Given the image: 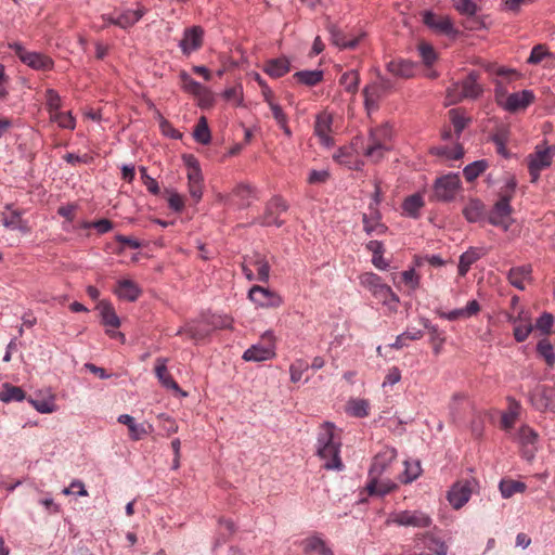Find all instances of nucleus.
<instances>
[{"mask_svg": "<svg viewBox=\"0 0 555 555\" xmlns=\"http://www.w3.org/2000/svg\"><path fill=\"white\" fill-rule=\"evenodd\" d=\"M397 457L393 448L384 447L374 457L369 470L366 490L371 495H385L396 488V483L389 478H383L388 473L390 465Z\"/></svg>", "mask_w": 555, "mask_h": 555, "instance_id": "1", "label": "nucleus"}, {"mask_svg": "<svg viewBox=\"0 0 555 555\" xmlns=\"http://www.w3.org/2000/svg\"><path fill=\"white\" fill-rule=\"evenodd\" d=\"M340 438L336 435L333 423L322 425L317 439V455L323 461L322 467L326 470L341 472L344 463L340 459Z\"/></svg>", "mask_w": 555, "mask_h": 555, "instance_id": "2", "label": "nucleus"}, {"mask_svg": "<svg viewBox=\"0 0 555 555\" xmlns=\"http://www.w3.org/2000/svg\"><path fill=\"white\" fill-rule=\"evenodd\" d=\"M516 185L515 178H508L496 191L493 208L490 214H488V222L501 227L505 231L508 230L511 223H513L511 199H513L516 194Z\"/></svg>", "mask_w": 555, "mask_h": 555, "instance_id": "3", "label": "nucleus"}, {"mask_svg": "<svg viewBox=\"0 0 555 555\" xmlns=\"http://www.w3.org/2000/svg\"><path fill=\"white\" fill-rule=\"evenodd\" d=\"M360 283L371 292L375 299L388 307L389 310H397L399 297L392 292L390 286L383 283L380 276L373 272H366L360 276Z\"/></svg>", "mask_w": 555, "mask_h": 555, "instance_id": "4", "label": "nucleus"}, {"mask_svg": "<svg viewBox=\"0 0 555 555\" xmlns=\"http://www.w3.org/2000/svg\"><path fill=\"white\" fill-rule=\"evenodd\" d=\"M555 157V145L547 142L539 143L533 152L526 156V163L531 177V182H538L542 170L552 166Z\"/></svg>", "mask_w": 555, "mask_h": 555, "instance_id": "5", "label": "nucleus"}, {"mask_svg": "<svg viewBox=\"0 0 555 555\" xmlns=\"http://www.w3.org/2000/svg\"><path fill=\"white\" fill-rule=\"evenodd\" d=\"M482 92V88L477 83V76L470 73L460 82L452 83L446 93L444 105L451 106L464 99H474Z\"/></svg>", "mask_w": 555, "mask_h": 555, "instance_id": "6", "label": "nucleus"}, {"mask_svg": "<svg viewBox=\"0 0 555 555\" xmlns=\"http://www.w3.org/2000/svg\"><path fill=\"white\" fill-rule=\"evenodd\" d=\"M393 89V82L378 74L376 80L363 89L364 105L367 112L377 109L379 101L392 92Z\"/></svg>", "mask_w": 555, "mask_h": 555, "instance_id": "7", "label": "nucleus"}, {"mask_svg": "<svg viewBox=\"0 0 555 555\" xmlns=\"http://www.w3.org/2000/svg\"><path fill=\"white\" fill-rule=\"evenodd\" d=\"M275 357V336L273 332L267 331L261 336V343L251 345L243 353V360L247 362H261Z\"/></svg>", "mask_w": 555, "mask_h": 555, "instance_id": "8", "label": "nucleus"}, {"mask_svg": "<svg viewBox=\"0 0 555 555\" xmlns=\"http://www.w3.org/2000/svg\"><path fill=\"white\" fill-rule=\"evenodd\" d=\"M535 95L532 90H520L505 96L502 89H499V106L508 113H519L527 109L533 103Z\"/></svg>", "mask_w": 555, "mask_h": 555, "instance_id": "9", "label": "nucleus"}, {"mask_svg": "<svg viewBox=\"0 0 555 555\" xmlns=\"http://www.w3.org/2000/svg\"><path fill=\"white\" fill-rule=\"evenodd\" d=\"M488 75H493L494 83V100L499 105V89L503 91L504 95H509L508 86L514 80L519 79L521 76L515 68H507L503 66H496V64L488 63Z\"/></svg>", "mask_w": 555, "mask_h": 555, "instance_id": "10", "label": "nucleus"}, {"mask_svg": "<svg viewBox=\"0 0 555 555\" xmlns=\"http://www.w3.org/2000/svg\"><path fill=\"white\" fill-rule=\"evenodd\" d=\"M478 489V482L474 478L456 481L448 491V501L455 509L463 507L473 492Z\"/></svg>", "mask_w": 555, "mask_h": 555, "instance_id": "11", "label": "nucleus"}, {"mask_svg": "<svg viewBox=\"0 0 555 555\" xmlns=\"http://www.w3.org/2000/svg\"><path fill=\"white\" fill-rule=\"evenodd\" d=\"M461 189L459 173H449L438 178L434 184V196L439 202H451Z\"/></svg>", "mask_w": 555, "mask_h": 555, "instance_id": "12", "label": "nucleus"}, {"mask_svg": "<svg viewBox=\"0 0 555 555\" xmlns=\"http://www.w3.org/2000/svg\"><path fill=\"white\" fill-rule=\"evenodd\" d=\"M388 522L403 527L428 528L433 520L421 511H401L389 516Z\"/></svg>", "mask_w": 555, "mask_h": 555, "instance_id": "13", "label": "nucleus"}, {"mask_svg": "<svg viewBox=\"0 0 555 555\" xmlns=\"http://www.w3.org/2000/svg\"><path fill=\"white\" fill-rule=\"evenodd\" d=\"M538 439L539 434L532 427L522 425L518 429L516 440L520 444L522 457H526L527 461L534 459L538 451Z\"/></svg>", "mask_w": 555, "mask_h": 555, "instance_id": "14", "label": "nucleus"}, {"mask_svg": "<svg viewBox=\"0 0 555 555\" xmlns=\"http://www.w3.org/2000/svg\"><path fill=\"white\" fill-rule=\"evenodd\" d=\"M248 299L261 308H278L283 304L278 293L259 285H254L249 289Z\"/></svg>", "mask_w": 555, "mask_h": 555, "instance_id": "15", "label": "nucleus"}, {"mask_svg": "<svg viewBox=\"0 0 555 555\" xmlns=\"http://www.w3.org/2000/svg\"><path fill=\"white\" fill-rule=\"evenodd\" d=\"M423 23L437 34L454 37L457 31L448 15H437L431 11L423 13Z\"/></svg>", "mask_w": 555, "mask_h": 555, "instance_id": "16", "label": "nucleus"}, {"mask_svg": "<svg viewBox=\"0 0 555 555\" xmlns=\"http://www.w3.org/2000/svg\"><path fill=\"white\" fill-rule=\"evenodd\" d=\"M204 30L201 26L185 28L179 47L184 55H190L203 46Z\"/></svg>", "mask_w": 555, "mask_h": 555, "instance_id": "17", "label": "nucleus"}, {"mask_svg": "<svg viewBox=\"0 0 555 555\" xmlns=\"http://www.w3.org/2000/svg\"><path fill=\"white\" fill-rule=\"evenodd\" d=\"M371 215L363 214L362 216V222H363V230L367 235H383L387 232L388 228L380 222V212L377 208H373L372 205H370Z\"/></svg>", "mask_w": 555, "mask_h": 555, "instance_id": "18", "label": "nucleus"}, {"mask_svg": "<svg viewBox=\"0 0 555 555\" xmlns=\"http://www.w3.org/2000/svg\"><path fill=\"white\" fill-rule=\"evenodd\" d=\"M332 130V117L330 115L323 114L319 115L314 125V133L319 138L320 143L326 147H331L334 145V141L330 135Z\"/></svg>", "mask_w": 555, "mask_h": 555, "instance_id": "19", "label": "nucleus"}, {"mask_svg": "<svg viewBox=\"0 0 555 555\" xmlns=\"http://www.w3.org/2000/svg\"><path fill=\"white\" fill-rule=\"evenodd\" d=\"M22 62L36 70H51L53 68V60L39 52H28L22 57Z\"/></svg>", "mask_w": 555, "mask_h": 555, "instance_id": "20", "label": "nucleus"}, {"mask_svg": "<svg viewBox=\"0 0 555 555\" xmlns=\"http://www.w3.org/2000/svg\"><path fill=\"white\" fill-rule=\"evenodd\" d=\"M117 421L120 424H124V425H126L128 427L129 436L134 441L144 438L153 429V427L151 425H149V429H147V428H145V426L143 424L135 423L134 418L131 415H129V414H121V415H119Z\"/></svg>", "mask_w": 555, "mask_h": 555, "instance_id": "21", "label": "nucleus"}, {"mask_svg": "<svg viewBox=\"0 0 555 555\" xmlns=\"http://www.w3.org/2000/svg\"><path fill=\"white\" fill-rule=\"evenodd\" d=\"M480 310V306L477 300H470L467 302L466 307L454 309L449 312L439 311L438 314L440 318L447 319L449 321H455L459 319H468L475 315Z\"/></svg>", "mask_w": 555, "mask_h": 555, "instance_id": "22", "label": "nucleus"}, {"mask_svg": "<svg viewBox=\"0 0 555 555\" xmlns=\"http://www.w3.org/2000/svg\"><path fill=\"white\" fill-rule=\"evenodd\" d=\"M509 320L515 324L514 326V337L518 341H524L530 336L533 331V325L531 324L529 318H522V312H519L517 318L512 313L509 315Z\"/></svg>", "mask_w": 555, "mask_h": 555, "instance_id": "23", "label": "nucleus"}, {"mask_svg": "<svg viewBox=\"0 0 555 555\" xmlns=\"http://www.w3.org/2000/svg\"><path fill=\"white\" fill-rule=\"evenodd\" d=\"M327 30L331 35L332 43L340 49H354L359 43V37L346 39L345 35L335 24H330Z\"/></svg>", "mask_w": 555, "mask_h": 555, "instance_id": "24", "label": "nucleus"}, {"mask_svg": "<svg viewBox=\"0 0 555 555\" xmlns=\"http://www.w3.org/2000/svg\"><path fill=\"white\" fill-rule=\"evenodd\" d=\"M115 293L120 299L135 301L141 295V289L133 281L121 280L118 282Z\"/></svg>", "mask_w": 555, "mask_h": 555, "instance_id": "25", "label": "nucleus"}, {"mask_svg": "<svg viewBox=\"0 0 555 555\" xmlns=\"http://www.w3.org/2000/svg\"><path fill=\"white\" fill-rule=\"evenodd\" d=\"M392 128L388 124L372 128L367 141L373 144L391 145Z\"/></svg>", "mask_w": 555, "mask_h": 555, "instance_id": "26", "label": "nucleus"}, {"mask_svg": "<svg viewBox=\"0 0 555 555\" xmlns=\"http://www.w3.org/2000/svg\"><path fill=\"white\" fill-rule=\"evenodd\" d=\"M155 374L164 387L181 391L179 385L171 377L167 370V359L158 358L156 360Z\"/></svg>", "mask_w": 555, "mask_h": 555, "instance_id": "27", "label": "nucleus"}, {"mask_svg": "<svg viewBox=\"0 0 555 555\" xmlns=\"http://www.w3.org/2000/svg\"><path fill=\"white\" fill-rule=\"evenodd\" d=\"M531 267L512 268L508 271L507 279L512 286L518 287L520 291H524V288L526 287V281L531 280Z\"/></svg>", "mask_w": 555, "mask_h": 555, "instance_id": "28", "label": "nucleus"}, {"mask_svg": "<svg viewBox=\"0 0 555 555\" xmlns=\"http://www.w3.org/2000/svg\"><path fill=\"white\" fill-rule=\"evenodd\" d=\"M414 69V63L408 60L391 61L387 64V70L399 78H411Z\"/></svg>", "mask_w": 555, "mask_h": 555, "instance_id": "29", "label": "nucleus"}, {"mask_svg": "<svg viewBox=\"0 0 555 555\" xmlns=\"http://www.w3.org/2000/svg\"><path fill=\"white\" fill-rule=\"evenodd\" d=\"M144 14L145 10L143 8H138L137 10H126L116 17L114 25L124 29L129 28L138 23Z\"/></svg>", "mask_w": 555, "mask_h": 555, "instance_id": "30", "label": "nucleus"}, {"mask_svg": "<svg viewBox=\"0 0 555 555\" xmlns=\"http://www.w3.org/2000/svg\"><path fill=\"white\" fill-rule=\"evenodd\" d=\"M289 69L291 64L286 57L269 60L264 66V72L273 78L283 77L285 74L289 72Z\"/></svg>", "mask_w": 555, "mask_h": 555, "instance_id": "31", "label": "nucleus"}, {"mask_svg": "<svg viewBox=\"0 0 555 555\" xmlns=\"http://www.w3.org/2000/svg\"><path fill=\"white\" fill-rule=\"evenodd\" d=\"M180 79L182 82V89L185 92L198 98H205L209 94L208 90L202 83L194 80L186 72L180 73Z\"/></svg>", "mask_w": 555, "mask_h": 555, "instance_id": "32", "label": "nucleus"}, {"mask_svg": "<svg viewBox=\"0 0 555 555\" xmlns=\"http://www.w3.org/2000/svg\"><path fill=\"white\" fill-rule=\"evenodd\" d=\"M102 323L107 327L117 328L120 326V320L113 306L107 301H101L98 306Z\"/></svg>", "mask_w": 555, "mask_h": 555, "instance_id": "33", "label": "nucleus"}, {"mask_svg": "<svg viewBox=\"0 0 555 555\" xmlns=\"http://www.w3.org/2000/svg\"><path fill=\"white\" fill-rule=\"evenodd\" d=\"M305 553H318L319 555H334L325 541L318 535L309 537L304 542Z\"/></svg>", "mask_w": 555, "mask_h": 555, "instance_id": "34", "label": "nucleus"}, {"mask_svg": "<svg viewBox=\"0 0 555 555\" xmlns=\"http://www.w3.org/2000/svg\"><path fill=\"white\" fill-rule=\"evenodd\" d=\"M25 399V391L18 387L13 386L9 383H4L2 385V389L0 391V401L2 402H21Z\"/></svg>", "mask_w": 555, "mask_h": 555, "instance_id": "35", "label": "nucleus"}, {"mask_svg": "<svg viewBox=\"0 0 555 555\" xmlns=\"http://www.w3.org/2000/svg\"><path fill=\"white\" fill-rule=\"evenodd\" d=\"M463 214L469 222L482 220L485 215V205L479 199H470L464 207Z\"/></svg>", "mask_w": 555, "mask_h": 555, "instance_id": "36", "label": "nucleus"}, {"mask_svg": "<svg viewBox=\"0 0 555 555\" xmlns=\"http://www.w3.org/2000/svg\"><path fill=\"white\" fill-rule=\"evenodd\" d=\"M520 404L519 402H516V400H511L508 410L503 412L501 416V427L504 428V430H509L519 417L520 412Z\"/></svg>", "mask_w": 555, "mask_h": 555, "instance_id": "37", "label": "nucleus"}, {"mask_svg": "<svg viewBox=\"0 0 555 555\" xmlns=\"http://www.w3.org/2000/svg\"><path fill=\"white\" fill-rule=\"evenodd\" d=\"M501 495L504 499L512 498L516 492H524L527 489V483L521 481H514V479H501L499 482Z\"/></svg>", "mask_w": 555, "mask_h": 555, "instance_id": "38", "label": "nucleus"}, {"mask_svg": "<svg viewBox=\"0 0 555 555\" xmlns=\"http://www.w3.org/2000/svg\"><path fill=\"white\" fill-rule=\"evenodd\" d=\"M424 206V199L420 194H413L408 196L403 204L402 209L404 214L411 218H417L420 216V210Z\"/></svg>", "mask_w": 555, "mask_h": 555, "instance_id": "39", "label": "nucleus"}, {"mask_svg": "<svg viewBox=\"0 0 555 555\" xmlns=\"http://www.w3.org/2000/svg\"><path fill=\"white\" fill-rule=\"evenodd\" d=\"M508 137L509 130L507 127L499 128L491 137V140L494 142L496 146V152L504 158H508V156H511V152L507 151L505 146L506 141H508Z\"/></svg>", "mask_w": 555, "mask_h": 555, "instance_id": "40", "label": "nucleus"}, {"mask_svg": "<svg viewBox=\"0 0 555 555\" xmlns=\"http://www.w3.org/2000/svg\"><path fill=\"white\" fill-rule=\"evenodd\" d=\"M233 194L241 201V207H248L256 198L255 189L246 183H240L234 190Z\"/></svg>", "mask_w": 555, "mask_h": 555, "instance_id": "41", "label": "nucleus"}, {"mask_svg": "<svg viewBox=\"0 0 555 555\" xmlns=\"http://www.w3.org/2000/svg\"><path fill=\"white\" fill-rule=\"evenodd\" d=\"M250 264L254 266L257 270L256 279L259 282L267 283L270 279V264L266 258L259 254H256L255 257L250 260Z\"/></svg>", "mask_w": 555, "mask_h": 555, "instance_id": "42", "label": "nucleus"}, {"mask_svg": "<svg viewBox=\"0 0 555 555\" xmlns=\"http://www.w3.org/2000/svg\"><path fill=\"white\" fill-rule=\"evenodd\" d=\"M481 256V250L480 249H477V248H472L467 251H465L461 257H460V263H459V274L461 276H464L470 266L477 260L479 259Z\"/></svg>", "mask_w": 555, "mask_h": 555, "instance_id": "43", "label": "nucleus"}, {"mask_svg": "<svg viewBox=\"0 0 555 555\" xmlns=\"http://www.w3.org/2000/svg\"><path fill=\"white\" fill-rule=\"evenodd\" d=\"M294 78L306 86L312 87L323 79L322 70H300L294 74Z\"/></svg>", "mask_w": 555, "mask_h": 555, "instance_id": "44", "label": "nucleus"}, {"mask_svg": "<svg viewBox=\"0 0 555 555\" xmlns=\"http://www.w3.org/2000/svg\"><path fill=\"white\" fill-rule=\"evenodd\" d=\"M391 150V145L373 144L367 141V146L364 150V156L370 158L373 163H379Z\"/></svg>", "mask_w": 555, "mask_h": 555, "instance_id": "45", "label": "nucleus"}, {"mask_svg": "<svg viewBox=\"0 0 555 555\" xmlns=\"http://www.w3.org/2000/svg\"><path fill=\"white\" fill-rule=\"evenodd\" d=\"M193 137L196 142L202 144H208L211 140L210 130L207 124V119L202 116L193 131Z\"/></svg>", "mask_w": 555, "mask_h": 555, "instance_id": "46", "label": "nucleus"}, {"mask_svg": "<svg viewBox=\"0 0 555 555\" xmlns=\"http://www.w3.org/2000/svg\"><path fill=\"white\" fill-rule=\"evenodd\" d=\"M423 540H424L425 546L429 551L434 552L436 555H447L448 546L440 539L436 538L433 534L427 533V534L423 535Z\"/></svg>", "mask_w": 555, "mask_h": 555, "instance_id": "47", "label": "nucleus"}, {"mask_svg": "<svg viewBox=\"0 0 555 555\" xmlns=\"http://www.w3.org/2000/svg\"><path fill=\"white\" fill-rule=\"evenodd\" d=\"M340 85L344 86L345 90L349 93H356L359 87L360 77L357 70H349L341 75Z\"/></svg>", "mask_w": 555, "mask_h": 555, "instance_id": "48", "label": "nucleus"}, {"mask_svg": "<svg viewBox=\"0 0 555 555\" xmlns=\"http://www.w3.org/2000/svg\"><path fill=\"white\" fill-rule=\"evenodd\" d=\"M50 120L56 122L63 129H75L76 119L70 112H56L50 116Z\"/></svg>", "mask_w": 555, "mask_h": 555, "instance_id": "49", "label": "nucleus"}, {"mask_svg": "<svg viewBox=\"0 0 555 555\" xmlns=\"http://www.w3.org/2000/svg\"><path fill=\"white\" fill-rule=\"evenodd\" d=\"M370 404L364 399H352L348 402V412L356 417H365L369 415Z\"/></svg>", "mask_w": 555, "mask_h": 555, "instance_id": "50", "label": "nucleus"}, {"mask_svg": "<svg viewBox=\"0 0 555 555\" xmlns=\"http://www.w3.org/2000/svg\"><path fill=\"white\" fill-rule=\"evenodd\" d=\"M486 170V159H480L468 164L463 169L465 179L469 182L474 181L480 173Z\"/></svg>", "mask_w": 555, "mask_h": 555, "instance_id": "51", "label": "nucleus"}, {"mask_svg": "<svg viewBox=\"0 0 555 555\" xmlns=\"http://www.w3.org/2000/svg\"><path fill=\"white\" fill-rule=\"evenodd\" d=\"M46 106L50 113V116L60 111L62 107V99L57 91L54 89H47L44 93Z\"/></svg>", "mask_w": 555, "mask_h": 555, "instance_id": "52", "label": "nucleus"}, {"mask_svg": "<svg viewBox=\"0 0 555 555\" xmlns=\"http://www.w3.org/2000/svg\"><path fill=\"white\" fill-rule=\"evenodd\" d=\"M538 352L543 356L547 365L553 366L555 363V352L550 340L542 339L537 344Z\"/></svg>", "mask_w": 555, "mask_h": 555, "instance_id": "53", "label": "nucleus"}, {"mask_svg": "<svg viewBox=\"0 0 555 555\" xmlns=\"http://www.w3.org/2000/svg\"><path fill=\"white\" fill-rule=\"evenodd\" d=\"M253 223H259L260 225H263V227H269V225L274 224L278 228H280L284 224V221L280 220L278 218V215L275 214L274 210H271V211L269 210V203H268L266 206L263 216L256 219Z\"/></svg>", "mask_w": 555, "mask_h": 555, "instance_id": "54", "label": "nucleus"}, {"mask_svg": "<svg viewBox=\"0 0 555 555\" xmlns=\"http://www.w3.org/2000/svg\"><path fill=\"white\" fill-rule=\"evenodd\" d=\"M454 8L469 20L473 18L477 12V4L473 0H453Z\"/></svg>", "mask_w": 555, "mask_h": 555, "instance_id": "55", "label": "nucleus"}, {"mask_svg": "<svg viewBox=\"0 0 555 555\" xmlns=\"http://www.w3.org/2000/svg\"><path fill=\"white\" fill-rule=\"evenodd\" d=\"M436 155L443 156L448 159H460L464 155L462 145L456 144L453 147L441 146L434 149Z\"/></svg>", "mask_w": 555, "mask_h": 555, "instance_id": "56", "label": "nucleus"}, {"mask_svg": "<svg viewBox=\"0 0 555 555\" xmlns=\"http://www.w3.org/2000/svg\"><path fill=\"white\" fill-rule=\"evenodd\" d=\"M552 53L548 52L545 44H537L533 46L531 52L527 59L529 64H539V62L545 60V57H551Z\"/></svg>", "mask_w": 555, "mask_h": 555, "instance_id": "57", "label": "nucleus"}, {"mask_svg": "<svg viewBox=\"0 0 555 555\" xmlns=\"http://www.w3.org/2000/svg\"><path fill=\"white\" fill-rule=\"evenodd\" d=\"M404 465H405V469H404V473L401 477V481L403 483H410L412 481H414L420 475H421V465L418 462H415V463H410V462H404Z\"/></svg>", "mask_w": 555, "mask_h": 555, "instance_id": "58", "label": "nucleus"}, {"mask_svg": "<svg viewBox=\"0 0 555 555\" xmlns=\"http://www.w3.org/2000/svg\"><path fill=\"white\" fill-rule=\"evenodd\" d=\"M308 369H309V364L302 359H298L295 362H293L289 366L291 380L293 383L299 382L302 377V374Z\"/></svg>", "mask_w": 555, "mask_h": 555, "instance_id": "59", "label": "nucleus"}, {"mask_svg": "<svg viewBox=\"0 0 555 555\" xmlns=\"http://www.w3.org/2000/svg\"><path fill=\"white\" fill-rule=\"evenodd\" d=\"M450 119L452 121V125L454 127L456 139L460 138L462 131L466 127V118L460 114V112L455 108H452L449 111Z\"/></svg>", "mask_w": 555, "mask_h": 555, "instance_id": "60", "label": "nucleus"}, {"mask_svg": "<svg viewBox=\"0 0 555 555\" xmlns=\"http://www.w3.org/2000/svg\"><path fill=\"white\" fill-rule=\"evenodd\" d=\"M401 279L405 286L411 291H415L420 286V276L413 268L403 271L401 273Z\"/></svg>", "mask_w": 555, "mask_h": 555, "instance_id": "61", "label": "nucleus"}, {"mask_svg": "<svg viewBox=\"0 0 555 555\" xmlns=\"http://www.w3.org/2000/svg\"><path fill=\"white\" fill-rule=\"evenodd\" d=\"M141 179L145 188L151 192L152 194L156 195L159 193V186L157 181L150 177L147 173V170L145 167L140 168Z\"/></svg>", "mask_w": 555, "mask_h": 555, "instance_id": "62", "label": "nucleus"}, {"mask_svg": "<svg viewBox=\"0 0 555 555\" xmlns=\"http://www.w3.org/2000/svg\"><path fill=\"white\" fill-rule=\"evenodd\" d=\"M418 50L424 64L429 66L436 61L437 55L434 48L430 44L422 43L420 44Z\"/></svg>", "mask_w": 555, "mask_h": 555, "instance_id": "63", "label": "nucleus"}, {"mask_svg": "<svg viewBox=\"0 0 555 555\" xmlns=\"http://www.w3.org/2000/svg\"><path fill=\"white\" fill-rule=\"evenodd\" d=\"M185 334L191 339L199 340V339H203L208 334V331L201 328L198 324L193 322V323H188L185 325Z\"/></svg>", "mask_w": 555, "mask_h": 555, "instance_id": "64", "label": "nucleus"}]
</instances>
